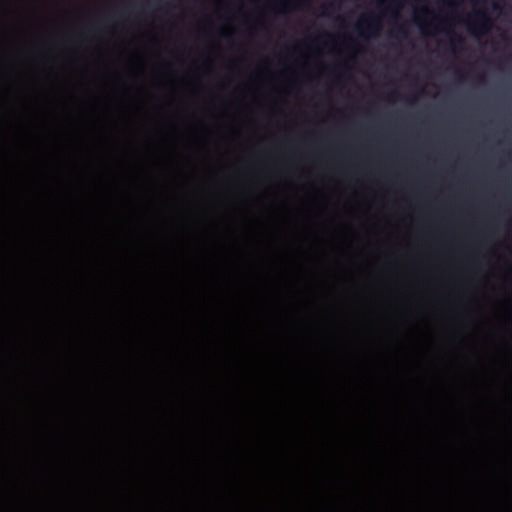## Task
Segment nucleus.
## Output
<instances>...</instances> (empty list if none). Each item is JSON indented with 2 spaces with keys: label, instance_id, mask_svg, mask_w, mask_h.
Instances as JSON below:
<instances>
[{
  "label": "nucleus",
  "instance_id": "4",
  "mask_svg": "<svg viewBox=\"0 0 512 512\" xmlns=\"http://www.w3.org/2000/svg\"><path fill=\"white\" fill-rule=\"evenodd\" d=\"M455 42L457 44H462L463 43V39L460 36H455Z\"/></svg>",
  "mask_w": 512,
  "mask_h": 512
},
{
  "label": "nucleus",
  "instance_id": "3",
  "mask_svg": "<svg viewBox=\"0 0 512 512\" xmlns=\"http://www.w3.org/2000/svg\"><path fill=\"white\" fill-rule=\"evenodd\" d=\"M387 2L389 5L399 8L403 3V0H378L379 5H383Z\"/></svg>",
  "mask_w": 512,
  "mask_h": 512
},
{
  "label": "nucleus",
  "instance_id": "1",
  "mask_svg": "<svg viewBox=\"0 0 512 512\" xmlns=\"http://www.w3.org/2000/svg\"><path fill=\"white\" fill-rule=\"evenodd\" d=\"M474 16L475 19H469L467 21L468 31L475 36L484 35L488 33L491 27V20L487 16V14L484 12L477 11L475 12Z\"/></svg>",
  "mask_w": 512,
  "mask_h": 512
},
{
  "label": "nucleus",
  "instance_id": "2",
  "mask_svg": "<svg viewBox=\"0 0 512 512\" xmlns=\"http://www.w3.org/2000/svg\"><path fill=\"white\" fill-rule=\"evenodd\" d=\"M362 25L369 32H377L380 27L378 19L371 14L362 18Z\"/></svg>",
  "mask_w": 512,
  "mask_h": 512
},
{
  "label": "nucleus",
  "instance_id": "6",
  "mask_svg": "<svg viewBox=\"0 0 512 512\" xmlns=\"http://www.w3.org/2000/svg\"><path fill=\"white\" fill-rule=\"evenodd\" d=\"M422 12H423L424 14H426V15L430 14V11H429L427 8H424V9L422 10Z\"/></svg>",
  "mask_w": 512,
  "mask_h": 512
},
{
  "label": "nucleus",
  "instance_id": "5",
  "mask_svg": "<svg viewBox=\"0 0 512 512\" xmlns=\"http://www.w3.org/2000/svg\"><path fill=\"white\" fill-rule=\"evenodd\" d=\"M399 31L402 35H407V29L405 27H400Z\"/></svg>",
  "mask_w": 512,
  "mask_h": 512
}]
</instances>
